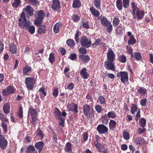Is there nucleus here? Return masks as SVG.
Here are the masks:
<instances>
[{"mask_svg": "<svg viewBox=\"0 0 153 153\" xmlns=\"http://www.w3.org/2000/svg\"><path fill=\"white\" fill-rule=\"evenodd\" d=\"M72 19L75 22H78L80 19V17L77 14H73L72 16Z\"/></svg>", "mask_w": 153, "mask_h": 153, "instance_id": "obj_54", "label": "nucleus"}, {"mask_svg": "<svg viewBox=\"0 0 153 153\" xmlns=\"http://www.w3.org/2000/svg\"><path fill=\"white\" fill-rule=\"evenodd\" d=\"M116 6L117 8L121 10L123 9V5L122 0H117L116 3Z\"/></svg>", "mask_w": 153, "mask_h": 153, "instance_id": "obj_46", "label": "nucleus"}, {"mask_svg": "<svg viewBox=\"0 0 153 153\" xmlns=\"http://www.w3.org/2000/svg\"><path fill=\"white\" fill-rule=\"evenodd\" d=\"M107 56V61H114L115 60V54L111 48L108 49Z\"/></svg>", "mask_w": 153, "mask_h": 153, "instance_id": "obj_13", "label": "nucleus"}, {"mask_svg": "<svg viewBox=\"0 0 153 153\" xmlns=\"http://www.w3.org/2000/svg\"><path fill=\"white\" fill-rule=\"evenodd\" d=\"M101 118L102 119V123L105 125H107L108 123V117L107 115L105 114L104 115H102Z\"/></svg>", "mask_w": 153, "mask_h": 153, "instance_id": "obj_35", "label": "nucleus"}, {"mask_svg": "<svg viewBox=\"0 0 153 153\" xmlns=\"http://www.w3.org/2000/svg\"><path fill=\"white\" fill-rule=\"evenodd\" d=\"M98 101L99 103L101 104H105L106 100L105 99L103 96H100L98 98Z\"/></svg>", "mask_w": 153, "mask_h": 153, "instance_id": "obj_50", "label": "nucleus"}, {"mask_svg": "<svg viewBox=\"0 0 153 153\" xmlns=\"http://www.w3.org/2000/svg\"><path fill=\"white\" fill-rule=\"evenodd\" d=\"M39 28L38 29L37 31L39 34H41L45 33L46 31V27L45 25H39Z\"/></svg>", "mask_w": 153, "mask_h": 153, "instance_id": "obj_28", "label": "nucleus"}, {"mask_svg": "<svg viewBox=\"0 0 153 153\" xmlns=\"http://www.w3.org/2000/svg\"><path fill=\"white\" fill-rule=\"evenodd\" d=\"M107 115L108 118H114L117 116L116 114L113 111L109 112L108 113Z\"/></svg>", "mask_w": 153, "mask_h": 153, "instance_id": "obj_47", "label": "nucleus"}, {"mask_svg": "<svg viewBox=\"0 0 153 153\" xmlns=\"http://www.w3.org/2000/svg\"><path fill=\"white\" fill-rule=\"evenodd\" d=\"M105 26L107 27L106 30L108 33H111L112 32L113 30V27L111 22L109 23L107 25H106Z\"/></svg>", "mask_w": 153, "mask_h": 153, "instance_id": "obj_49", "label": "nucleus"}, {"mask_svg": "<svg viewBox=\"0 0 153 153\" xmlns=\"http://www.w3.org/2000/svg\"><path fill=\"white\" fill-rule=\"evenodd\" d=\"M79 53L84 55L86 54L87 53V50L85 48L81 47L79 50Z\"/></svg>", "mask_w": 153, "mask_h": 153, "instance_id": "obj_58", "label": "nucleus"}, {"mask_svg": "<svg viewBox=\"0 0 153 153\" xmlns=\"http://www.w3.org/2000/svg\"><path fill=\"white\" fill-rule=\"evenodd\" d=\"M131 57H133L137 60H140L142 58L141 54L139 53H135L133 55L131 56Z\"/></svg>", "mask_w": 153, "mask_h": 153, "instance_id": "obj_48", "label": "nucleus"}, {"mask_svg": "<svg viewBox=\"0 0 153 153\" xmlns=\"http://www.w3.org/2000/svg\"><path fill=\"white\" fill-rule=\"evenodd\" d=\"M35 16L36 19L34 21V23L36 26H39L42 24L43 20L45 16V13L43 10L37 11Z\"/></svg>", "mask_w": 153, "mask_h": 153, "instance_id": "obj_2", "label": "nucleus"}, {"mask_svg": "<svg viewBox=\"0 0 153 153\" xmlns=\"http://www.w3.org/2000/svg\"><path fill=\"white\" fill-rule=\"evenodd\" d=\"M36 134L39 136L41 139L42 140L43 138V133L41 130L40 128H38L36 132Z\"/></svg>", "mask_w": 153, "mask_h": 153, "instance_id": "obj_52", "label": "nucleus"}, {"mask_svg": "<svg viewBox=\"0 0 153 153\" xmlns=\"http://www.w3.org/2000/svg\"><path fill=\"white\" fill-rule=\"evenodd\" d=\"M80 74L81 77L84 79H87L89 77V74L85 68H83L80 71Z\"/></svg>", "mask_w": 153, "mask_h": 153, "instance_id": "obj_18", "label": "nucleus"}, {"mask_svg": "<svg viewBox=\"0 0 153 153\" xmlns=\"http://www.w3.org/2000/svg\"><path fill=\"white\" fill-rule=\"evenodd\" d=\"M65 151L68 153H71L72 152V147L71 143L69 142L67 143L64 148Z\"/></svg>", "mask_w": 153, "mask_h": 153, "instance_id": "obj_25", "label": "nucleus"}, {"mask_svg": "<svg viewBox=\"0 0 153 153\" xmlns=\"http://www.w3.org/2000/svg\"><path fill=\"white\" fill-rule=\"evenodd\" d=\"M80 43L82 47L85 48H89L91 45V40L88 39L85 36H82L81 38Z\"/></svg>", "mask_w": 153, "mask_h": 153, "instance_id": "obj_8", "label": "nucleus"}, {"mask_svg": "<svg viewBox=\"0 0 153 153\" xmlns=\"http://www.w3.org/2000/svg\"><path fill=\"white\" fill-rule=\"evenodd\" d=\"M8 144L7 140L3 135H0V148L3 150H5L7 147Z\"/></svg>", "mask_w": 153, "mask_h": 153, "instance_id": "obj_12", "label": "nucleus"}, {"mask_svg": "<svg viewBox=\"0 0 153 153\" xmlns=\"http://www.w3.org/2000/svg\"><path fill=\"white\" fill-rule=\"evenodd\" d=\"M17 114L18 116L20 118L22 119L23 118V108L21 105L19 107Z\"/></svg>", "mask_w": 153, "mask_h": 153, "instance_id": "obj_41", "label": "nucleus"}, {"mask_svg": "<svg viewBox=\"0 0 153 153\" xmlns=\"http://www.w3.org/2000/svg\"><path fill=\"white\" fill-rule=\"evenodd\" d=\"M90 10L91 13L94 16L97 17L100 15V12L96 10L94 7H92L90 8Z\"/></svg>", "mask_w": 153, "mask_h": 153, "instance_id": "obj_29", "label": "nucleus"}, {"mask_svg": "<svg viewBox=\"0 0 153 153\" xmlns=\"http://www.w3.org/2000/svg\"><path fill=\"white\" fill-rule=\"evenodd\" d=\"M53 114L57 120H59L62 118L61 112L57 108H56Z\"/></svg>", "mask_w": 153, "mask_h": 153, "instance_id": "obj_27", "label": "nucleus"}, {"mask_svg": "<svg viewBox=\"0 0 153 153\" xmlns=\"http://www.w3.org/2000/svg\"><path fill=\"white\" fill-rule=\"evenodd\" d=\"M118 59L119 60L121 63H125L126 62V57L124 55H120L118 57Z\"/></svg>", "mask_w": 153, "mask_h": 153, "instance_id": "obj_40", "label": "nucleus"}, {"mask_svg": "<svg viewBox=\"0 0 153 153\" xmlns=\"http://www.w3.org/2000/svg\"><path fill=\"white\" fill-rule=\"evenodd\" d=\"M131 6L132 9V14L133 16V19L141 20L144 16L145 13L143 11L140 10L137 7V4L134 2L131 3Z\"/></svg>", "mask_w": 153, "mask_h": 153, "instance_id": "obj_1", "label": "nucleus"}, {"mask_svg": "<svg viewBox=\"0 0 153 153\" xmlns=\"http://www.w3.org/2000/svg\"><path fill=\"white\" fill-rule=\"evenodd\" d=\"M0 119L3 122L4 121L6 122H8V120L6 118L5 116L2 113H0Z\"/></svg>", "mask_w": 153, "mask_h": 153, "instance_id": "obj_57", "label": "nucleus"}, {"mask_svg": "<svg viewBox=\"0 0 153 153\" xmlns=\"http://www.w3.org/2000/svg\"><path fill=\"white\" fill-rule=\"evenodd\" d=\"M26 153H38L34 146L32 145L29 146L26 149Z\"/></svg>", "mask_w": 153, "mask_h": 153, "instance_id": "obj_24", "label": "nucleus"}, {"mask_svg": "<svg viewBox=\"0 0 153 153\" xmlns=\"http://www.w3.org/2000/svg\"><path fill=\"white\" fill-rule=\"evenodd\" d=\"M79 59L84 63H87L90 59V57L88 55L80 54L79 56Z\"/></svg>", "mask_w": 153, "mask_h": 153, "instance_id": "obj_23", "label": "nucleus"}, {"mask_svg": "<svg viewBox=\"0 0 153 153\" xmlns=\"http://www.w3.org/2000/svg\"><path fill=\"white\" fill-rule=\"evenodd\" d=\"M31 73V67L28 65L26 66L23 69V74L26 76H30Z\"/></svg>", "mask_w": 153, "mask_h": 153, "instance_id": "obj_22", "label": "nucleus"}, {"mask_svg": "<svg viewBox=\"0 0 153 153\" xmlns=\"http://www.w3.org/2000/svg\"><path fill=\"white\" fill-rule=\"evenodd\" d=\"M137 92L141 95H144L146 92V89L143 87H139Z\"/></svg>", "mask_w": 153, "mask_h": 153, "instance_id": "obj_34", "label": "nucleus"}, {"mask_svg": "<svg viewBox=\"0 0 153 153\" xmlns=\"http://www.w3.org/2000/svg\"><path fill=\"white\" fill-rule=\"evenodd\" d=\"M114 61H106L104 62V66L105 68L108 70H111L114 71L116 70Z\"/></svg>", "mask_w": 153, "mask_h": 153, "instance_id": "obj_10", "label": "nucleus"}, {"mask_svg": "<svg viewBox=\"0 0 153 153\" xmlns=\"http://www.w3.org/2000/svg\"><path fill=\"white\" fill-rule=\"evenodd\" d=\"M120 22V20L117 17L115 16L113 21V25L114 27L117 26Z\"/></svg>", "mask_w": 153, "mask_h": 153, "instance_id": "obj_42", "label": "nucleus"}, {"mask_svg": "<svg viewBox=\"0 0 153 153\" xmlns=\"http://www.w3.org/2000/svg\"><path fill=\"white\" fill-rule=\"evenodd\" d=\"M81 5V2L79 0H74L73 1L72 6L75 9L79 8Z\"/></svg>", "mask_w": 153, "mask_h": 153, "instance_id": "obj_33", "label": "nucleus"}, {"mask_svg": "<svg viewBox=\"0 0 153 153\" xmlns=\"http://www.w3.org/2000/svg\"><path fill=\"white\" fill-rule=\"evenodd\" d=\"M116 123L115 122L114 120H111L109 123L110 129L113 130L116 127Z\"/></svg>", "mask_w": 153, "mask_h": 153, "instance_id": "obj_43", "label": "nucleus"}, {"mask_svg": "<svg viewBox=\"0 0 153 153\" xmlns=\"http://www.w3.org/2000/svg\"><path fill=\"white\" fill-rule=\"evenodd\" d=\"M136 42V40L133 36H131L129 38L128 43L129 45L135 44Z\"/></svg>", "mask_w": 153, "mask_h": 153, "instance_id": "obj_45", "label": "nucleus"}, {"mask_svg": "<svg viewBox=\"0 0 153 153\" xmlns=\"http://www.w3.org/2000/svg\"><path fill=\"white\" fill-rule=\"evenodd\" d=\"M15 88L10 85H9L2 91V94L4 96L10 95L11 94L15 93Z\"/></svg>", "mask_w": 153, "mask_h": 153, "instance_id": "obj_9", "label": "nucleus"}, {"mask_svg": "<svg viewBox=\"0 0 153 153\" xmlns=\"http://www.w3.org/2000/svg\"><path fill=\"white\" fill-rule=\"evenodd\" d=\"M95 108L96 111L99 113L101 112L102 109V107L99 105H96Z\"/></svg>", "mask_w": 153, "mask_h": 153, "instance_id": "obj_63", "label": "nucleus"}, {"mask_svg": "<svg viewBox=\"0 0 153 153\" xmlns=\"http://www.w3.org/2000/svg\"><path fill=\"white\" fill-rule=\"evenodd\" d=\"M28 2L30 3L32 5H36L39 4V2L37 0H26Z\"/></svg>", "mask_w": 153, "mask_h": 153, "instance_id": "obj_64", "label": "nucleus"}, {"mask_svg": "<svg viewBox=\"0 0 153 153\" xmlns=\"http://www.w3.org/2000/svg\"><path fill=\"white\" fill-rule=\"evenodd\" d=\"M83 112L84 115L87 117L91 120H93L94 119V112L93 109L91 112L90 111L91 110L90 106L87 104H85L83 106Z\"/></svg>", "mask_w": 153, "mask_h": 153, "instance_id": "obj_4", "label": "nucleus"}, {"mask_svg": "<svg viewBox=\"0 0 153 153\" xmlns=\"http://www.w3.org/2000/svg\"><path fill=\"white\" fill-rule=\"evenodd\" d=\"M94 7L97 9L101 10V0H94Z\"/></svg>", "mask_w": 153, "mask_h": 153, "instance_id": "obj_37", "label": "nucleus"}, {"mask_svg": "<svg viewBox=\"0 0 153 153\" xmlns=\"http://www.w3.org/2000/svg\"><path fill=\"white\" fill-rule=\"evenodd\" d=\"M79 32L78 30H77L76 31V34L75 35L74 37V39L76 41V42L77 43L79 42Z\"/></svg>", "mask_w": 153, "mask_h": 153, "instance_id": "obj_62", "label": "nucleus"}, {"mask_svg": "<svg viewBox=\"0 0 153 153\" xmlns=\"http://www.w3.org/2000/svg\"><path fill=\"white\" fill-rule=\"evenodd\" d=\"M139 124L141 127L144 128L146 124V120L144 118H141L140 120Z\"/></svg>", "mask_w": 153, "mask_h": 153, "instance_id": "obj_53", "label": "nucleus"}, {"mask_svg": "<svg viewBox=\"0 0 153 153\" xmlns=\"http://www.w3.org/2000/svg\"><path fill=\"white\" fill-rule=\"evenodd\" d=\"M66 43L67 45L71 48L74 47L75 45L74 41L71 39H67Z\"/></svg>", "mask_w": 153, "mask_h": 153, "instance_id": "obj_36", "label": "nucleus"}, {"mask_svg": "<svg viewBox=\"0 0 153 153\" xmlns=\"http://www.w3.org/2000/svg\"><path fill=\"white\" fill-rule=\"evenodd\" d=\"M36 82V79L34 77H27L25 78V84L28 90H33Z\"/></svg>", "mask_w": 153, "mask_h": 153, "instance_id": "obj_3", "label": "nucleus"}, {"mask_svg": "<svg viewBox=\"0 0 153 153\" xmlns=\"http://www.w3.org/2000/svg\"><path fill=\"white\" fill-rule=\"evenodd\" d=\"M51 8L55 11L58 12L61 8L60 2L59 0H52Z\"/></svg>", "mask_w": 153, "mask_h": 153, "instance_id": "obj_11", "label": "nucleus"}, {"mask_svg": "<svg viewBox=\"0 0 153 153\" xmlns=\"http://www.w3.org/2000/svg\"><path fill=\"white\" fill-rule=\"evenodd\" d=\"M131 108V112L132 114H134L135 112L138 111V108L136 105L132 104Z\"/></svg>", "mask_w": 153, "mask_h": 153, "instance_id": "obj_39", "label": "nucleus"}, {"mask_svg": "<svg viewBox=\"0 0 153 153\" xmlns=\"http://www.w3.org/2000/svg\"><path fill=\"white\" fill-rule=\"evenodd\" d=\"M53 142L54 144H57V135L55 133L51 134Z\"/></svg>", "mask_w": 153, "mask_h": 153, "instance_id": "obj_51", "label": "nucleus"}, {"mask_svg": "<svg viewBox=\"0 0 153 153\" xmlns=\"http://www.w3.org/2000/svg\"><path fill=\"white\" fill-rule=\"evenodd\" d=\"M83 139L84 140V142H85L87 141L88 138V134L87 132H84L82 134Z\"/></svg>", "mask_w": 153, "mask_h": 153, "instance_id": "obj_61", "label": "nucleus"}, {"mask_svg": "<svg viewBox=\"0 0 153 153\" xmlns=\"http://www.w3.org/2000/svg\"><path fill=\"white\" fill-rule=\"evenodd\" d=\"M68 108L69 111H72L74 113H78V105L74 102H72L70 105H68Z\"/></svg>", "mask_w": 153, "mask_h": 153, "instance_id": "obj_16", "label": "nucleus"}, {"mask_svg": "<svg viewBox=\"0 0 153 153\" xmlns=\"http://www.w3.org/2000/svg\"><path fill=\"white\" fill-rule=\"evenodd\" d=\"M63 26L62 25L61 22H57L56 23L53 27V32L55 33H57L59 32L60 30L62 29Z\"/></svg>", "mask_w": 153, "mask_h": 153, "instance_id": "obj_20", "label": "nucleus"}, {"mask_svg": "<svg viewBox=\"0 0 153 153\" xmlns=\"http://www.w3.org/2000/svg\"><path fill=\"white\" fill-rule=\"evenodd\" d=\"M123 6L125 8H128L129 5V0H123Z\"/></svg>", "mask_w": 153, "mask_h": 153, "instance_id": "obj_56", "label": "nucleus"}, {"mask_svg": "<svg viewBox=\"0 0 153 153\" xmlns=\"http://www.w3.org/2000/svg\"><path fill=\"white\" fill-rule=\"evenodd\" d=\"M28 114H30L31 117L37 116V114L36 110L32 107H30L29 108Z\"/></svg>", "mask_w": 153, "mask_h": 153, "instance_id": "obj_31", "label": "nucleus"}, {"mask_svg": "<svg viewBox=\"0 0 153 153\" xmlns=\"http://www.w3.org/2000/svg\"><path fill=\"white\" fill-rule=\"evenodd\" d=\"M96 140L94 141V143L96 146V148L97 151L100 152H102V145L100 142V137L98 136L95 138Z\"/></svg>", "mask_w": 153, "mask_h": 153, "instance_id": "obj_14", "label": "nucleus"}, {"mask_svg": "<svg viewBox=\"0 0 153 153\" xmlns=\"http://www.w3.org/2000/svg\"><path fill=\"white\" fill-rule=\"evenodd\" d=\"M44 146V143L42 141H39L36 142L34 145V147L38 150L39 153L42 152Z\"/></svg>", "mask_w": 153, "mask_h": 153, "instance_id": "obj_19", "label": "nucleus"}, {"mask_svg": "<svg viewBox=\"0 0 153 153\" xmlns=\"http://www.w3.org/2000/svg\"><path fill=\"white\" fill-rule=\"evenodd\" d=\"M102 43V39L101 38L97 39L94 42L92 45L93 48H96L97 46L99 45Z\"/></svg>", "mask_w": 153, "mask_h": 153, "instance_id": "obj_38", "label": "nucleus"}, {"mask_svg": "<svg viewBox=\"0 0 153 153\" xmlns=\"http://www.w3.org/2000/svg\"><path fill=\"white\" fill-rule=\"evenodd\" d=\"M18 21L20 22L19 23V26L21 28L24 29L25 27L27 28L30 25V22L29 21L27 22L23 13L22 15H20V18L18 19Z\"/></svg>", "mask_w": 153, "mask_h": 153, "instance_id": "obj_5", "label": "nucleus"}, {"mask_svg": "<svg viewBox=\"0 0 153 153\" xmlns=\"http://www.w3.org/2000/svg\"><path fill=\"white\" fill-rule=\"evenodd\" d=\"M28 29V31L32 34H33L34 33L35 31V28L34 26L32 25L30 26H29Z\"/></svg>", "mask_w": 153, "mask_h": 153, "instance_id": "obj_59", "label": "nucleus"}, {"mask_svg": "<svg viewBox=\"0 0 153 153\" xmlns=\"http://www.w3.org/2000/svg\"><path fill=\"white\" fill-rule=\"evenodd\" d=\"M97 130L100 134H103L108 132V128L103 124H99L97 128Z\"/></svg>", "mask_w": 153, "mask_h": 153, "instance_id": "obj_15", "label": "nucleus"}, {"mask_svg": "<svg viewBox=\"0 0 153 153\" xmlns=\"http://www.w3.org/2000/svg\"><path fill=\"white\" fill-rule=\"evenodd\" d=\"M49 62L51 63H53L55 61V58L54 53L51 52L49 55Z\"/></svg>", "mask_w": 153, "mask_h": 153, "instance_id": "obj_44", "label": "nucleus"}, {"mask_svg": "<svg viewBox=\"0 0 153 153\" xmlns=\"http://www.w3.org/2000/svg\"><path fill=\"white\" fill-rule=\"evenodd\" d=\"M134 142L136 144L139 146L145 144V141L143 138L142 137H140L136 138L134 140Z\"/></svg>", "mask_w": 153, "mask_h": 153, "instance_id": "obj_21", "label": "nucleus"}, {"mask_svg": "<svg viewBox=\"0 0 153 153\" xmlns=\"http://www.w3.org/2000/svg\"><path fill=\"white\" fill-rule=\"evenodd\" d=\"M100 19L101 24L102 25L105 26L109 23V22L108 19L104 16H103L101 19L100 17L99 18Z\"/></svg>", "mask_w": 153, "mask_h": 153, "instance_id": "obj_32", "label": "nucleus"}, {"mask_svg": "<svg viewBox=\"0 0 153 153\" xmlns=\"http://www.w3.org/2000/svg\"><path fill=\"white\" fill-rule=\"evenodd\" d=\"M20 0H14V2L12 4V6L13 7H17L20 3Z\"/></svg>", "mask_w": 153, "mask_h": 153, "instance_id": "obj_55", "label": "nucleus"}, {"mask_svg": "<svg viewBox=\"0 0 153 153\" xmlns=\"http://www.w3.org/2000/svg\"><path fill=\"white\" fill-rule=\"evenodd\" d=\"M34 12V10L32 7L30 5H28L25 8L23 9V11L20 15H22V13H23L24 16L29 19L30 17L33 16Z\"/></svg>", "mask_w": 153, "mask_h": 153, "instance_id": "obj_7", "label": "nucleus"}, {"mask_svg": "<svg viewBox=\"0 0 153 153\" xmlns=\"http://www.w3.org/2000/svg\"><path fill=\"white\" fill-rule=\"evenodd\" d=\"M10 105L8 103H6L3 106V110L4 113L8 114L10 113Z\"/></svg>", "mask_w": 153, "mask_h": 153, "instance_id": "obj_30", "label": "nucleus"}, {"mask_svg": "<svg viewBox=\"0 0 153 153\" xmlns=\"http://www.w3.org/2000/svg\"><path fill=\"white\" fill-rule=\"evenodd\" d=\"M123 136L124 138L126 140H127L129 139L130 134L128 132L125 131L123 133Z\"/></svg>", "mask_w": 153, "mask_h": 153, "instance_id": "obj_60", "label": "nucleus"}, {"mask_svg": "<svg viewBox=\"0 0 153 153\" xmlns=\"http://www.w3.org/2000/svg\"><path fill=\"white\" fill-rule=\"evenodd\" d=\"M117 77L120 78L122 83L125 84L127 82L128 80V74L126 71L118 72L117 73Z\"/></svg>", "mask_w": 153, "mask_h": 153, "instance_id": "obj_6", "label": "nucleus"}, {"mask_svg": "<svg viewBox=\"0 0 153 153\" xmlns=\"http://www.w3.org/2000/svg\"><path fill=\"white\" fill-rule=\"evenodd\" d=\"M115 34L117 35L122 36L125 31V28L123 27L122 24H120L115 30Z\"/></svg>", "mask_w": 153, "mask_h": 153, "instance_id": "obj_17", "label": "nucleus"}, {"mask_svg": "<svg viewBox=\"0 0 153 153\" xmlns=\"http://www.w3.org/2000/svg\"><path fill=\"white\" fill-rule=\"evenodd\" d=\"M10 51L13 54H15L17 52V47L16 45L13 43H12L9 45Z\"/></svg>", "mask_w": 153, "mask_h": 153, "instance_id": "obj_26", "label": "nucleus"}]
</instances>
